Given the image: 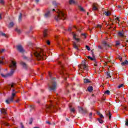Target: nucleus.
Masks as SVG:
<instances>
[{"label":"nucleus","instance_id":"9b49d317","mask_svg":"<svg viewBox=\"0 0 128 128\" xmlns=\"http://www.w3.org/2000/svg\"><path fill=\"white\" fill-rule=\"evenodd\" d=\"M79 112L80 114H86L88 112V110L86 108H83L82 107H78Z\"/></svg>","mask_w":128,"mask_h":128},{"label":"nucleus","instance_id":"bb28decb","mask_svg":"<svg viewBox=\"0 0 128 128\" xmlns=\"http://www.w3.org/2000/svg\"><path fill=\"white\" fill-rule=\"evenodd\" d=\"M69 108H70V112H76V110H74V108H72V106H70Z\"/></svg>","mask_w":128,"mask_h":128},{"label":"nucleus","instance_id":"4c0bfd02","mask_svg":"<svg viewBox=\"0 0 128 128\" xmlns=\"http://www.w3.org/2000/svg\"><path fill=\"white\" fill-rule=\"evenodd\" d=\"M16 32H17L18 34H20V30H18V28L15 29Z\"/></svg>","mask_w":128,"mask_h":128},{"label":"nucleus","instance_id":"4d7b16f0","mask_svg":"<svg viewBox=\"0 0 128 128\" xmlns=\"http://www.w3.org/2000/svg\"><path fill=\"white\" fill-rule=\"evenodd\" d=\"M98 48L102 50V46H98Z\"/></svg>","mask_w":128,"mask_h":128},{"label":"nucleus","instance_id":"b1692460","mask_svg":"<svg viewBox=\"0 0 128 128\" xmlns=\"http://www.w3.org/2000/svg\"><path fill=\"white\" fill-rule=\"evenodd\" d=\"M73 46L74 48H76V50H80V49L78 48V46H76V42L74 43Z\"/></svg>","mask_w":128,"mask_h":128},{"label":"nucleus","instance_id":"a878e982","mask_svg":"<svg viewBox=\"0 0 128 128\" xmlns=\"http://www.w3.org/2000/svg\"><path fill=\"white\" fill-rule=\"evenodd\" d=\"M52 4L54 5V6H55L56 7V6H58V5L60 4L56 3V1H54L52 2Z\"/></svg>","mask_w":128,"mask_h":128},{"label":"nucleus","instance_id":"f3484780","mask_svg":"<svg viewBox=\"0 0 128 128\" xmlns=\"http://www.w3.org/2000/svg\"><path fill=\"white\" fill-rule=\"evenodd\" d=\"M72 36H73V38L74 40H76V42H80V39L76 38V33L74 32H73L72 33Z\"/></svg>","mask_w":128,"mask_h":128},{"label":"nucleus","instance_id":"72a5a7b5","mask_svg":"<svg viewBox=\"0 0 128 128\" xmlns=\"http://www.w3.org/2000/svg\"><path fill=\"white\" fill-rule=\"evenodd\" d=\"M22 13H20V15H19V17H18V20L19 22H22Z\"/></svg>","mask_w":128,"mask_h":128},{"label":"nucleus","instance_id":"c03bdc74","mask_svg":"<svg viewBox=\"0 0 128 128\" xmlns=\"http://www.w3.org/2000/svg\"><path fill=\"white\" fill-rule=\"evenodd\" d=\"M125 125L128 126V120H126Z\"/></svg>","mask_w":128,"mask_h":128},{"label":"nucleus","instance_id":"e2e57ef3","mask_svg":"<svg viewBox=\"0 0 128 128\" xmlns=\"http://www.w3.org/2000/svg\"><path fill=\"white\" fill-rule=\"evenodd\" d=\"M82 36H86V34H82Z\"/></svg>","mask_w":128,"mask_h":128},{"label":"nucleus","instance_id":"4468645a","mask_svg":"<svg viewBox=\"0 0 128 128\" xmlns=\"http://www.w3.org/2000/svg\"><path fill=\"white\" fill-rule=\"evenodd\" d=\"M98 5L97 4L94 3L92 6V10H98Z\"/></svg>","mask_w":128,"mask_h":128},{"label":"nucleus","instance_id":"5701e85b","mask_svg":"<svg viewBox=\"0 0 128 128\" xmlns=\"http://www.w3.org/2000/svg\"><path fill=\"white\" fill-rule=\"evenodd\" d=\"M122 66H126V64L128 65V60H125L124 62L121 63Z\"/></svg>","mask_w":128,"mask_h":128},{"label":"nucleus","instance_id":"680f3d73","mask_svg":"<svg viewBox=\"0 0 128 128\" xmlns=\"http://www.w3.org/2000/svg\"><path fill=\"white\" fill-rule=\"evenodd\" d=\"M68 83H66V86H68Z\"/></svg>","mask_w":128,"mask_h":128},{"label":"nucleus","instance_id":"f8f14e48","mask_svg":"<svg viewBox=\"0 0 128 128\" xmlns=\"http://www.w3.org/2000/svg\"><path fill=\"white\" fill-rule=\"evenodd\" d=\"M118 36H119V38H124V32L123 30L119 31L118 32Z\"/></svg>","mask_w":128,"mask_h":128},{"label":"nucleus","instance_id":"6ab92c4d","mask_svg":"<svg viewBox=\"0 0 128 128\" xmlns=\"http://www.w3.org/2000/svg\"><path fill=\"white\" fill-rule=\"evenodd\" d=\"M70 4H78V2H76L74 0H69Z\"/></svg>","mask_w":128,"mask_h":128},{"label":"nucleus","instance_id":"3c124183","mask_svg":"<svg viewBox=\"0 0 128 128\" xmlns=\"http://www.w3.org/2000/svg\"><path fill=\"white\" fill-rule=\"evenodd\" d=\"M96 114H98V116H100L101 114H100V112H97Z\"/></svg>","mask_w":128,"mask_h":128},{"label":"nucleus","instance_id":"39448f33","mask_svg":"<svg viewBox=\"0 0 128 128\" xmlns=\"http://www.w3.org/2000/svg\"><path fill=\"white\" fill-rule=\"evenodd\" d=\"M56 108L58 107L51 103L50 105H46L44 110L46 112L50 113L52 110H56Z\"/></svg>","mask_w":128,"mask_h":128},{"label":"nucleus","instance_id":"58836bf2","mask_svg":"<svg viewBox=\"0 0 128 128\" xmlns=\"http://www.w3.org/2000/svg\"><path fill=\"white\" fill-rule=\"evenodd\" d=\"M32 122H33L32 118H30V120L29 124H32Z\"/></svg>","mask_w":128,"mask_h":128},{"label":"nucleus","instance_id":"c756f323","mask_svg":"<svg viewBox=\"0 0 128 128\" xmlns=\"http://www.w3.org/2000/svg\"><path fill=\"white\" fill-rule=\"evenodd\" d=\"M14 26V22H10L9 24L8 28H12Z\"/></svg>","mask_w":128,"mask_h":128},{"label":"nucleus","instance_id":"412c9836","mask_svg":"<svg viewBox=\"0 0 128 128\" xmlns=\"http://www.w3.org/2000/svg\"><path fill=\"white\" fill-rule=\"evenodd\" d=\"M88 90L90 92H92V90H94V88L92 86H90L88 88Z\"/></svg>","mask_w":128,"mask_h":128},{"label":"nucleus","instance_id":"7ed1b4c3","mask_svg":"<svg viewBox=\"0 0 128 128\" xmlns=\"http://www.w3.org/2000/svg\"><path fill=\"white\" fill-rule=\"evenodd\" d=\"M10 68L11 70L10 73L6 74H1L3 78H8V76H12L14 74V71L16 70V62L14 60H12L11 64L10 65Z\"/></svg>","mask_w":128,"mask_h":128},{"label":"nucleus","instance_id":"0eeeda50","mask_svg":"<svg viewBox=\"0 0 128 128\" xmlns=\"http://www.w3.org/2000/svg\"><path fill=\"white\" fill-rule=\"evenodd\" d=\"M58 62L60 66V74L62 76L64 80H66V77L68 76V74L64 72L66 69L64 68V66L62 64V62Z\"/></svg>","mask_w":128,"mask_h":128},{"label":"nucleus","instance_id":"473e14b6","mask_svg":"<svg viewBox=\"0 0 128 128\" xmlns=\"http://www.w3.org/2000/svg\"><path fill=\"white\" fill-rule=\"evenodd\" d=\"M98 120L100 122V124H102V122H104V120L100 118H98Z\"/></svg>","mask_w":128,"mask_h":128},{"label":"nucleus","instance_id":"393cba45","mask_svg":"<svg viewBox=\"0 0 128 128\" xmlns=\"http://www.w3.org/2000/svg\"><path fill=\"white\" fill-rule=\"evenodd\" d=\"M102 44H104V46H106V48H108V46H110V45H108V43H106V42L104 41L102 42Z\"/></svg>","mask_w":128,"mask_h":128},{"label":"nucleus","instance_id":"13d9d810","mask_svg":"<svg viewBox=\"0 0 128 128\" xmlns=\"http://www.w3.org/2000/svg\"><path fill=\"white\" fill-rule=\"evenodd\" d=\"M95 64H94V66H98V64H96V62H95Z\"/></svg>","mask_w":128,"mask_h":128},{"label":"nucleus","instance_id":"ddd939ff","mask_svg":"<svg viewBox=\"0 0 128 128\" xmlns=\"http://www.w3.org/2000/svg\"><path fill=\"white\" fill-rule=\"evenodd\" d=\"M17 48L20 52H24V48H22V46L21 45H18V46H17Z\"/></svg>","mask_w":128,"mask_h":128},{"label":"nucleus","instance_id":"dca6fc26","mask_svg":"<svg viewBox=\"0 0 128 128\" xmlns=\"http://www.w3.org/2000/svg\"><path fill=\"white\" fill-rule=\"evenodd\" d=\"M14 84H11L8 85V86H7V88L8 90H10L12 88H14Z\"/></svg>","mask_w":128,"mask_h":128},{"label":"nucleus","instance_id":"774afa93","mask_svg":"<svg viewBox=\"0 0 128 128\" xmlns=\"http://www.w3.org/2000/svg\"><path fill=\"white\" fill-rule=\"evenodd\" d=\"M34 128H40L36 126V127H34Z\"/></svg>","mask_w":128,"mask_h":128},{"label":"nucleus","instance_id":"603ef678","mask_svg":"<svg viewBox=\"0 0 128 128\" xmlns=\"http://www.w3.org/2000/svg\"><path fill=\"white\" fill-rule=\"evenodd\" d=\"M20 124H21V128H24V124H22V123H21Z\"/></svg>","mask_w":128,"mask_h":128},{"label":"nucleus","instance_id":"1a4fd4ad","mask_svg":"<svg viewBox=\"0 0 128 128\" xmlns=\"http://www.w3.org/2000/svg\"><path fill=\"white\" fill-rule=\"evenodd\" d=\"M91 54H92V58L90 56H88V58L89 60H94V62H96V56H94V54L93 50L91 51Z\"/></svg>","mask_w":128,"mask_h":128},{"label":"nucleus","instance_id":"8fccbe9b","mask_svg":"<svg viewBox=\"0 0 128 128\" xmlns=\"http://www.w3.org/2000/svg\"><path fill=\"white\" fill-rule=\"evenodd\" d=\"M120 42L117 41L116 42V46H120Z\"/></svg>","mask_w":128,"mask_h":128},{"label":"nucleus","instance_id":"9d476101","mask_svg":"<svg viewBox=\"0 0 128 128\" xmlns=\"http://www.w3.org/2000/svg\"><path fill=\"white\" fill-rule=\"evenodd\" d=\"M50 10H48L46 11V12H45L44 14V18H50Z\"/></svg>","mask_w":128,"mask_h":128},{"label":"nucleus","instance_id":"6e6552de","mask_svg":"<svg viewBox=\"0 0 128 128\" xmlns=\"http://www.w3.org/2000/svg\"><path fill=\"white\" fill-rule=\"evenodd\" d=\"M80 70H82V72H84L83 70H86V72L88 70V66H86V62L81 64Z\"/></svg>","mask_w":128,"mask_h":128},{"label":"nucleus","instance_id":"6e6d98bb","mask_svg":"<svg viewBox=\"0 0 128 128\" xmlns=\"http://www.w3.org/2000/svg\"><path fill=\"white\" fill-rule=\"evenodd\" d=\"M46 124H50V122L48 121L46 122Z\"/></svg>","mask_w":128,"mask_h":128},{"label":"nucleus","instance_id":"423d86ee","mask_svg":"<svg viewBox=\"0 0 128 128\" xmlns=\"http://www.w3.org/2000/svg\"><path fill=\"white\" fill-rule=\"evenodd\" d=\"M16 91L14 88L12 89V93L11 96L8 97L6 100V102L8 104H10V102H14V96H16V94L17 93Z\"/></svg>","mask_w":128,"mask_h":128},{"label":"nucleus","instance_id":"2f4dec72","mask_svg":"<svg viewBox=\"0 0 128 128\" xmlns=\"http://www.w3.org/2000/svg\"><path fill=\"white\" fill-rule=\"evenodd\" d=\"M84 84H88L90 82V80L88 79H84Z\"/></svg>","mask_w":128,"mask_h":128},{"label":"nucleus","instance_id":"f03ea898","mask_svg":"<svg viewBox=\"0 0 128 128\" xmlns=\"http://www.w3.org/2000/svg\"><path fill=\"white\" fill-rule=\"evenodd\" d=\"M52 12H56V14L54 17V19L56 22H58L60 20L66 19V14L64 11L60 9H57L56 10L55 9H52Z\"/></svg>","mask_w":128,"mask_h":128},{"label":"nucleus","instance_id":"c85d7f7f","mask_svg":"<svg viewBox=\"0 0 128 128\" xmlns=\"http://www.w3.org/2000/svg\"><path fill=\"white\" fill-rule=\"evenodd\" d=\"M30 112H32V110H34V106L31 105L30 106Z\"/></svg>","mask_w":128,"mask_h":128},{"label":"nucleus","instance_id":"20e7f679","mask_svg":"<svg viewBox=\"0 0 128 128\" xmlns=\"http://www.w3.org/2000/svg\"><path fill=\"white\" fill-rule=\"evenodd\" d=\"M48 74L50 78V82L48 84V88L50 90H56V78L52 77V73L48 72Z\"/></svg>","mask_w":128,"mask_h":128},{"label":"nucleus","instance_id":"bf43d9fd","mask_svg":"<svg viewBox=\"0 0 128 128\" xmlns=\"http://www.w3.org/2000/svg\"><path fill=\"white\" fill-rule=\"evenodd\" d=\"M56 40H58V36H55Z\"/></svg>","mask_w":128,"mask_h":128},{"label":"nucleus","instance_id":"de8ad7c7","mask_svg":"<svg viewBox=\"0 0 128 128\" xmlns=\"http://www.w3.org/2000/svg\"><path fill=\"white\" fill-rule=\"evenodd\" d=\"M47 44H48V46H50V40H47L46 42Z\"/></svg>","mask_w":128,"mask_h":128},{"label":"nucleus","instance_id":"aec40b11","mask_svg":"<svg viewBox=\"0 0 128 128\" xmlns=\"http://www.w3.org/2000/svg\"><path fill=\"white\" fill-rule=\"evenodd\" d=\"M0 112L1 114H4V116H6V109L4 108H1Z\"/></svg>","mask_w":128,"mask_h":128},{"label":"nucleus","instance_id":"f704fd0d","mask_svg":"<svg viewBox=\"0 0 128 128\" xmlns=\"http://www.w3.org/2000/svg\"><path fill=\"white\" fill-rule=\"evenodd\" d=\"M0 34L2 36H5V38H8V36L2 32H0Z\"/></svg>","mask_w":128,"mask_h":128},{"label":"nucleus","instance_id":"ea45409f","mask_svg":"<svg viewBox=\"0 0 128 128\" xmlns=\"http://www.w3.org/2000/svg\"><path fill=\"white\" fill-rule=\"evenodd\" d=\"M86 50H90V46L88 45H86Z\"/></svg>","mask_w":128,"mask_h":128},{"label":"nucleus","instance_id":"69168bd1","mask_svg":"<svg viewBox=\"0 0 128 128\" xmlns=\"http://www.w3.org/2000/svg\"><path fill=\"white\" fill-rule=\"evenodd\" d=\"M66 120H68V122H70V120L68 118H66Z\"/></svg>","mask_w":128,"mask_h":128},{"label":"nucleus","instance_id":"c9c22d12","mask_svg":"<svg viewBox=\"0 0 128 128\" xmlns=\"http://www.w3.org/2000/svg\"><path fill=\"white\" fill-rule=\"evenodd\" d=\"M110 94V92L108 90H107L104 92V94H108V96Z\"/></svg>","mask_w":128,"mask_h":128},{"label":"nucleus","instance_id":"37998d69","mask_svg":"<svg viewBox=\"0 0 128 128\" xmlns=\"http://www.w3.org/2000/svg\"><path fill=\"white\" fill-rule=\"evenodd\" d=\"M5 50L4 49H2L0 50V53L2 54V52H4Z\"/></svg>","mask_w":128,"mask_h":128},{"label":"nucleus","instance_id":"2eb2a0df","mask_svg":"<svg viewBox=\"0 0 128 128\" xmlns=\"http://www.w3.org/2000/svg\"><path fill=\"white\" fill-rule=\"evenodd\" d=\"M46 36H48V30H45L43 32V38L42 40H44V38H46Z\"/></svg>","mask_w":128,"mask_h":128},{"label":"nucleus","instance_id":"4be33fe9","mask_svg":"<svg viewBox=\"0 0 128 128\" xmlns=\"http://www.w3.org/2000/svg\"><path fill=\"white\" fill-rule=\"evenodd\" d=\"M20 64H22L24 68H28V65H26V64L24 62H20Z\"/></svg>","mask_w":128,"mask_h":128},{"label":"nucleus","instance_id":"338daca9","mask_svg":"<svg viewBox=\"0 0 128 128\" xmlns=\"http://www.w3.org/2000/svg\"><path fill=\"white\" fill-rule=\"evenodd\" d=\"M59 47L60 48H62V46H60V45L59 44Z\"/></svg>","mask_w":128,"mask_h":128},{"label":"nucleus","instance_id":"f257e3e1","mask_svg":"<svg viewBox=\"0 0 128 128\" xmlns=\"http://www.w3.org/2000/svg\"><path fill=\"white\" fill-rule=\"evenodd\" d=\"M34 46V44H32V42L28 43V46L30 48L31 50H32L31 56H36L38 60H42V56H44V50L40 48H32V46Z\"/></svg>","mask_w":128,"mask_h":128},{"label":"nucleus","instance_id":"7c9ffc66","mask_svg":"<svg viewBox=\"0 0 128 128\" xmlns=\"http://www.w3.org/2000/svg\"><path fill=\"white\" fill-rule=\"evenodd\" d=\"M78 8L79 10H81V12H84V8L82 6H78Z\"/></svg>","mask_w":128,"mask_h":128},{"label":"nucleus","instance_id":"5fc2aeb1","mask_svg":"<svg viewBox=\"0 0 128 128\" xmlns=\"http://www.w3.org/2000/svg\"><path fill=\"white\" fill-rule=\"evenodd\" d=\"M97 28H102V26L98 24V25Z\"/></svg>","mask_w":128,"mask_h":128},{"label":"nucleus","instance_id":"0e129e2a","mask_svg":"<svg viewBox=\"0 0 128 128\" xmlns=\"http://www.w3.org/2000/svg\"><path fill=\"white\" fill-rule=\"evenodd\" d=\"M0 20H2V14H0Z\"/></svg>","mask_w":128,"mask_h":128},{"label":"nucleus","instance_id":"864d4df0","mask_svg":"<svg viewBox=\"0 0 128 128\" xmlns=\"http://www.w3.org/2000/svg\"><path fill=\"white\" fill-rule=\"evenodd\" d=\"M68 32H72V28H68Z\"/></svg>","mask_w":128,"mask_h":128},{"label":"nucleus","instance_id":"052dcab7","mask_svg":"<svg viewBox=\"0 0 128 128\" xmlns=\"http://www.w3.org/2000/svg\"><path fill=\"white\" fill-rule=\"evenodd\" d=\"M36 2L38 4V2H40V0H35Z\"/></svg>","mask_w":128,"mask_h":128},{"label":"nucleus","instance_id":"a18cd8bd","mask_svg":"<svg viewBox=\"0 0 128 128\" xmlns=\"http://www.w3.org/2000/svg\"><path fill=\"white\" fill-rule=\"evenodd\" d=\"M0 4H4V0H0Z\"/></svg>","mask_w":128,"mask_h":128},{"label":"nucleus","instance_id":"a211bd4d","mask_svg":"<svg viewBox=\"0 0 128 128\" xmlns=\"http://www.w3.org/2000/svg\"><path fill=\"white\" fill-rule=\"evenodd\" d=\"M104 14L106 16H110L112 14V13H110V11H104Z\"/></svg>","mask_w":128,"mask_h":128},{"label":"nucleus","instance_id":"79ce46f5","mask_svg":"<svg viewBox=\"0 0 128 128\" xmlns=\"http://www.w3.org/2000/svg\"><path fill=\"white\" fill-rule=\"evenodd\" d=\"M100 116V118H101L102 120V118H104V116L102 114Z\"/></svg>","mask_w":128,"mask_h":128},{"label":"nucleus","instance_id":"a19ab883","mask_svg":"<svg viewBox=\"0 0 128 128\" xmlns=\"http://www.w3.org/2000/svg\"><path fill=\"white\" fill-rule=\"evenodd\" d=\"M106 76H108V78H112V76H110V74L109 73V72H107Z\"/></svg>","mask_w":128,"mask_h":128},{"label":"nucleus","instance_id":"09e8293b","mask_svg":"<svg viewBox=\"0 0 128 128\" xmlns=\"http://www.w3.org/2000/svg\"><path fill=\"white\" fill-rule=\"evenodd\" d=\"M115 20H116L118 21V22H120V18H118V17L115 18Z\"/></svg>","mask_w":128,"mask_h":128},{"label":"nucleus","instance_id":"49530a36","mask_svg":"<svg viewBox=\"0 0 128 128\" xmlns=\"http://www.w3.org/2000/svg\"><path fill=\"white\" fill-rule=\"evenodd\" d=\"M122 86H124V84H121L118 86V88H122Z\"/></svg>","mask_w":128,"mask_h":128},{"label":"nucleus","instance_id":"e433bc0d","mask_svg":"<svg viewBox=\"0 0 128 128\" xmlns=\"http://www.w3.org/2000/svg\"><path fill=\"white\" fill-rule=\"evenodd\" d=\"M92 112H90V113L89 114V118H90V120H92Z\"/></svg>","mask_w":128,"mask_h":128},{"label":"nucleus","instance_id":"cd10ccee","mask_svg":"<svg viewBox=\"0 0 128 128\" xmlns=\"http://www.w3.org/2000/svg\"><path fill=\"white\" fill-rule=\"evenodd\" d=\"M106 116H109V120H110L112 118V113L110 112H108L106 113Z\"/></svg>","mask_w":128,"mask_h":128}]
</instances>
